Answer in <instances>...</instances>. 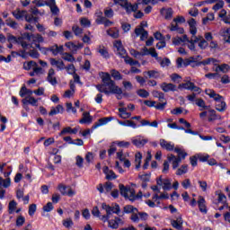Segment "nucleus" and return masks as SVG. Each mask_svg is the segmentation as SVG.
I'll list each match as a JSON object with an SVG mask.
<instances>
[{
  "label": "nucleus",
  "instance_id": "1",
  "mask_svg": "<svg viewBox=\"0 0 230 230\" xmlns=\"http://www.w3.org/2000/svg\"><path fill=\"white\" fill-rule=\"evenodd\" d=\"M102 209L106 211V215H102L101 217L102 222L105 224V222H108V226L111 227V229H118L119 226L118 225V221L116 220V217L114 219H111V217H112V214L119 215V205L115 204L114 206L111 207L110 205H107L106 203L102 204Z\"/></svg>",
  "mask_w": 230,
  "mask_h": 230
},
{
  "label": "nucleus",
  "instance_id": "2",
  "mask_svg": "<svg viewBox=\"0 0 230 230\" xmlns=\"http://www.w3.org/2000/svg\"><path fill=\"white\" fill-rule=\"evenodd\" d=\"M96 89L99 93L106 94V96H109V94H123V90L116 85L114 81H111L105 84H97Z\"/></svg>",
  "mask_w": 230,
  "mask_h": 230
},
{
  "label": "nucleus",
  "instance_id": "3",
  "mask_svg": "<svg viewBox=\"0 0 230 230\" xmlns=\"http://www.w3.org/2000/svg\"><path fill=\"white\" fill-rule=\"evenodd\" d=\"M197 42H199V48H200V49H206V48L208 46V41L204 40L202 36L197 37L194 35L190 38L188 44V48L190 49V51H195V44H197Z\"/></svg>",
  "mask_w": 230,
  "mask_h": 230
},
{
  "label": "nucleus",
  "instance_id": "4",
  "mask_svg": "<svg viewBox=\"0 0 230 230\" xmlns=\"http://www.w3.org/2000/svg\"><path fill=\"white\" fill-rule=\"evenodd\" d=\"M119 188L120 190V195L127 199L128 200H130L131 202L136 201V190L134 189L129 187H125L123 184H119Z\"/></svg>",
  "mask_w": 230,
  "mask_h": 230
},
{
  "label": "nucleus",
  "instance_id": "5",
  "mask_svg": "<svg viewBox=\"0 0 230 230\" xmlns=\"http://www.w3.org/2000/svg\"><path fill=\"white\" fill-rule=\"evenodd\" d=\"M113 3L115 4H119V6H122L124 10H126L127 13H132V12H137V9L139 8V4H130L127 0H113Z\"/></svg>",
  "mask_w": 230,
  "mask_h": 230
},
{
  "label": "nucleus",
  "instance_id": "6",
  "mask_svg": "<svg viewBox=\"0 0 230 230\" xmlns=\"http://www.w3.org/2000/svg\"><path fill=\"white\" fill-rule=\"evenodd\" d=\"M117 55H119L120 58H124L126 64H128L129 66H137L138 67H141V64H139V61H136L132 59L130 57H127V50L125 49V48H123V46L119 49H117Z\"/></svg>",
  "mask_w": 230,
  "mask_h": 230
},
{
  "label": "nucleus",
  "instance_id": "7",
  "mask_svg": "<svg viewBox=\"0 0 230 230\" xmlns=\"http://www.w3.org/2000/svg\"><path fill=\"white\" fill-rule=\"evenodd\" d=\"M156 184L157 186H162L163 190L165 191H169V190L172 189V180L163 178V176H159V178L156 179Z\"/></svg>",
  "mask_w": 230,
  "mask_h": 230
},
{
  "label": "nucleus",
  "instance_id": "8",
  "mask_svg": "<svg viewBox=\"0 0 230 230\" xmlns=\"http://www.w3.org/2000/svg\"><path fill=\"white\" fill-rule=\"evenodd\" d=\"M131 143L137 146V148H143L146 143H148V138L143 136H137L131 138Z\"/></svg>",
  "mask_w": 230,
  "mask_h": 230
},
{
  "label": "nucleus",
  "instance_id": "9",
  "mask_svg": "<svg viewBox=\"0 0 230 230\" xmlns=\"http://www.w3.org/2000/svg\"><path fill=\"white\" fill-rule=\"evenodd\" d=\"M58 188L61 194L67 195V197H75V195H76V192H75L69 186L60 183Z\"/></svg>",
  "mask_w": 230,
  "mask_h": 230
},
{
  "label": "nucleus",
  "instance_id": "10",
  "mask_svg": "<svg viewBox=\"0 0 230 230\" xmlns=\"http://www.w3.org/2000/svg\"><path fill=\"white\" fill-rule=\"evenodd\" d=\"M183 224H184V220H182L181 216H178L174 219L171 220V226L177 230H182Z\"/></svg>",
  "mask_w": 230,
  "mask_h": 230
},
{
  "label": "nucleus",
  "instance_id": "11",
  "mask_svg": "<svg viewBox=\"0 0 230 230\" xmlns=\"http://www.w3.org/2000/svg\"><path fill=\"white\" fill-rule=\"evenodd\" d=\"M22 105H31L32 107L39 106V100L35 99L33 96H26L24 99L22 100Z\"/></svg>",
  "mask_w": 230,
  "mask_h": 230
},
{
  "label": "nucleus",
  "instance_id": "12",
  "mask_svg": "<svg viewBox=\"0 0 230 230\" xmlns=\"http://www.w3.org/2000/svg\"><path fill=\"white\" fill-rule=\"evenodd\" d=\"M190 39H188L187 35H183L181 38V37H176L172 39V44L174 46H181V44H186V46H188V44H190Z\"/></svg>",
  "mask_w": 230,
  "mask_h": 230
},
{
  "label": "nucleus",
  "instance_id": "13",
  "mask_svg": "<svg viewBox=\"0 0 230 230\" xmlns=\"http://www.w3.org/2000/svg\"><path fill=\"white\" fill-rule=\"evenodd\" d=\"M167 159H168L169 163H172V170H177V168H179V164H181V162L182 161V159L181 157H177L173 155H169L167 156Z\"/></svg>",
  "mask_w": 230,
  "mask_h": 230
},
{
  "label": "nucleus",
  "instance_id": "14",
  "mask_svg": "<svg viewBox=\"0 0 230 230\" xmlns=\"http://www.w3.org/2000/svg\"><path fill=\"white\" fill-rule=\"evenodd\" d=\"M49 62L50 66L57 67V69H58L59 71L66 69V64H64V61H62V59L50 58Z\"/></svg>",
  "mask_w": 230,
  "mask_h": 230
},
{
  "label": "nucleus",
  "instance_id": "15",
  "mask_svg": "<svg viewBox=\"0 0 230 230\" xmlns=\"http://www.w3.org/2000/svg\"><path fill=\"white\" fill-rule=\"evenodd\" d=\"M66 48H67L69 49V51H72V53H76V51L78 49H82V48H84V44L83 43H77V44H75L71 41L69 42H66L65 44Z\"/></svg>",
  "mask_w": 230,
  "mask_h": 230
},
{
  "label": "nucleus",
  "instance_id": "16",
  "mask_svg": "<svg viewBox=\"0 0 230 230\" xmlns=\"http://www.w3.org/2000/svg\"><path fill=\"white\" fill-rule=\"evenodd\" d=\"M102 172L106 175L107 181H114V179H118V175H116L114 171L109 169L107 166L102 168Z\"/></svg>",
  "mask_w": 230,
  "mask_h": 230
},
{
  "label": "nucleus",
  "instance_id": "17",
  "mask_svg": "<svg viewBox=\"0 0 230 230\" xmlns=\"http://www.w3.org/2000/svg\"><path fill=\"white\" fill-rule=\"evenodd\" d=\"M206 94L209 96V98H213L215 102H220V100H224V97L216 93L215 90L208 89L205 91Z\"/></svg>",
  "mask_w": 230,
  "mask_h": 230
},
{
  "label": "nucleus",
  "instance_id": "18",
  "mask_svg": "<svg viewBox=\"0 0 230 230\" xmlns=\"http://www.w3.org/2000/svg\"><path fill=\"white\" fill-rule=\"evenodd\" d=\"M135 34L137 37H139L140 35V40H146L148 39V31H145V29L141 28H136L135 29Z\"/></svg>",
  "mask_w": 230,
  "mask_h": 230
},
{
  "label": "nucleus",
  "instance_id": "19",
  "mask_svg": "<svg viewBox=\"0 0 230 230\" xmlns=\"http://www.w3.org/2000/svg\"><path fill=\"white\" fill-rule=\"evenodd\" d=\"M160 146L164 150L172 152L175 148V145L172 142H168L165 139H160Z\"/></svg>",
  "mask_w": 230,
  "mask_h": 230
},
{
  "label": "nucleus",
  "instance_id": "20",
  "mask_svg": "<svg viewBox=\"0 0 230 230\" xmlns=\"http://www.w3.org/2000/svg\"><path fill=\"white\" fill-rule=\"evenodd\" d=\"M198 206L201 213H208V208L206 207V199H204V197L199 196Z\"/></svg>",
  "mask_w": 230,
  "mask_h": 230
},
{
  "label": "nucleus",
  "instance_id": "21",
  "mask_svg": "<svg viewBox=\"0 0 230 230\" xmlns=\"http://www.w3.org/2000/svg\"><path fill=\"white\" fill-rule=\"evenodd\" d=\"M162 91H164V93H170V91H177V86L172 83H163L160 85Z\"/></svg>",
  "mask_w": 230,
  "mask_h": 230
},
{
  "label": "nucleus",
  "instance_id": "22",
  "mask_svg": "<svg viewBox=\"0 0 230 230\" xmlns=\"http://www.w3.org/2000/svg\"><path fill=\"white\" fill-rule=\"evenodd\" d=\"M112 119V117L110 118H102L96 122L93 127L92 130H96L99 127H103V125H107L109 121Z\"/></svg>",
  "mask_w": 230,
  "mask_h": 230
},
{
  "label": "nucleus",
  "instance_id": "23",
  "mask_svg": "<svg viewBox=\"0 0 230 230\" xmlns=\"http://www.w3.org/2000/svg\"><path fill=\"white\" fill-rule=\"evenodd\" d=\"M79 123L81 125H90V123H93V117L89 112L85 111L83 113V118L79 120Z\"/></svg>",
  "mask_w": 230,
  "mask_h": 230
},
{
  "label": "nucleus",
  "instance_id": "24",
  "mask_svg": "<svg viewBox=\"0 0 230 230\" xmlns=\"http://www.w3.org/2000/svg\"><path fill=\"white\" fill-rule=\"evenodd\" d=\"M40 42H44V38L40 34H34L32 36V44H34L35 48L40 49Z\"/></svg>",
  "mask_w": 230,
  "mask_h": 230
},
{
  "label": "nucleus",
  "instance_id": "25",
  "mask_svg": "<svg viewBox=\"0 0 230 230\" xmlns=\"http://www.w3.org/2000/svg\"><path fill=\"white\" fill-rule=\"evenodd\" d=\"M47 80L51 85H57V77H55V69L50 68L48 73Z\"/></svg>",
  "mask_w": 230,
  "mask_h": 230
},
{
  "label": "nucleus",
  "instance_id": "26",
  "mask_svg": "<svg viewBox=\"0 0 230 230\" xmlns=\"http://www.w3.org/2000/svg\"><path fill=\"white\" fill-rule=\"evenodd\" d=\"M64 113V106L58 104V106L52 107L50 111L49 112V116H57V114H63Z\"/></svg>",
  "mask_w": 230,
  "mask_h": 230
},
{
  "label": "nucleus",
  "instance_id": "27",
  "mask_svg": "<svg viewBox=\"0 0 230 230\" xmlns=\"http://www.w3.org/2000/svg\"><path fill=\"white\" fill-rule=\"evenodd\" d=\"M219 35L223 37L225 42L230 44V28H224L220 31Z\"/></svg>",
  "mask_w": 230,
  "mask_h": 230
},
{
  "label": "nucleus",
  "instance_id": "28",
  "mask_svg": "<svg viewBox=\"0 0 230 230\" xmlns=\"http://www.w3.org/2000/svg\"><path fill=\"white\" fill-rule=\"evenodd\" d=\"M49 51H51L52 55H54V57H57V55H58L59 53H64V46H59L58 45H54V46H51L49 49Z\"/></svg>",
  "mask_w": 230,
  "mask_h": 230
},
{
  "label": "nucleus",
  "instance_id": "29",
  "mask_svg": "<svg viewBox=\"0 0 230 230\" xmlns=\"http://www.w3.org/2000/svg\"><path fill=\"white\" fill-rule=\"evenodd\" d=\"M97 53H99L101 55V57H102V58H110V57H111L109 55V50L103 45H100L97 48Z\"/></svg>",
  "mask_w": 230,
  "mask_h": 230
},
{
  "label": "nucleus",
  "instance_id": "30",
  "mask_svg": "<svg viewBox=\"0 0 230 230\" xmlns=\"http://www.w3.org/2000/svg\"><path fill=\"white\" fill-rule=\"evenodd\" d=\"M208 118L209 122L217 121V119H222V117L217 115V111L211 109H208Z\"/></svg>",
  "mask_w": 230,
  "mask_h": 230
},
{
  "label": "nucleus",
  "instance_id": "31",
  "mask_svg": "<svg viewBox=\"0 0 230 230\" xmlns=\"http://www.w3.org/2000/svg\"><path fill=\"white\" fill-rule=\"evenodd\" d=\"M218 66V61L213 58H208L207 59H204L203 61L199 62L198 66Z\"/></svg>",
  "mask_w": 230,
  "mask_h": 230
},
{
  "label": "nucleus",
  "instance_id": "32",
  "mask_svg": "<svg viewBox=\"0 0 230 230\" xmlns=\"http://www.w3.org/2000/svg\"><path fill=\"white\" fill-rule=\"evenodd\" d=\"M161 13L164 15V19H166L167 21H170V19H172V15H173V10L172 8H163L161 10Z\"/></svg>",
  "mask_w": 230,
  "mask_h": 230
},
{
  "label": "nucleus",
  "instance_id": "33",
  "mask_svg": "<svg viewBox=\"0 0 230 230\" xmlns=\"http://www.w3.org/2000/svg\"><path fill=\"white\" fill-rule=\"evenodd\" d=\"M95 22L96 24H103V22L105 21V17L103 16V12L101 10H97L95 12Z\"/></svg>",
  "mask_w": 230,
  "mask_h": 230
},
{
  "label": "nucleus",
  "instance_id": "34",
  "mask_svg": "<svg viewBox=\"0 0 230 230\" xmlns=\"http://www.w3.org/2000/svg\"><path fill=\"white\" fill-rule=\"evenodd\" d=\"M189 26H190V31L192 37L197 35V22H195V19L191 18L189 21Z\"/></svg>",
  "mask_w": 230,
  "mask_h": 230
},
{
  "label": "nucleus",
  "instance_id": "35",
  "mask_svg": "<svg viewBox=\"0 0 230 230\" xmlns=\"http://www.w3.org/2000/svg\"><path fill=\"white\" fill-rule=\"evenodd\" d=\"M12 14L14 18L17 19V21H20V19H22L24 15H26V11L21 10V9H15L13 11Z\"/></svg>",
  "mask_w": 230,
  "mask_h": 230
},
{
  "label": "nucleus",
  "instance_id": "36",
  "mask_svg": "<svg viewBox=\"0 0 230 230\" xmlns=\"http://www.w3.org/2000/svg\"><path fill=\"white\" fill-rule=\"evenodd\" d=\"M100 76L102 78V84H109L111 82H114L112 80V78H111V74H109V73L102 72L100 74Z\"/></svg>",
  "mask_w": 230,
  "mask_h": 230
},
{
  "label": "nucleus",
  "instance_id": "37",
  "mask_svg": "<svg viewBox=\"0 0 230 230\" xmlns=\"http://www.w3.org/2000/svg\"><path fill=\"white\" fill-rule=\"evenodd\" d=\"M119 116L122 118V119H128L132 116V113L127 112V108H119Z\"/></svg>",
  "mask_w": 230,
  "mask_h": 230
},
{
  "label": "nucleus",
  "instance_id": "38",
  "mask_svg": "<svg viewBox=\"0 0 230 230\" xmlns=\"http://www.w3.org/2000/svg\"><path fill=\"white\" fill-rule=\"evenodd\" d=\"M33 91L26 88V86H22L20 90L19 95L21 98H24V96H32Z\"/></svg>",
  "mask_w": 230,
  "mask_h": 230
},
{
  "label": "nucleus",
  "instance_id": "39",
  "mask_svg": "<svg viewBox=\"0 0 230 230\" xmlns=\"http://www.w3.org/2000/svg\"><path fill=\"white\" fill-rule=\"evenodd\" d=\"M156 61L160 64L161 67H169L170 64H172L168 58H158Z\"/></svg>",
  "mask_w": 230,
  "mask_h": 230
},
{
  "label": "nucleus",
  "instance_id": "40",
  "mask_svg": "<svg viewBox=\"0 0 230 230\" xmlns=\"http://www.w3.org/2000/svg\"><path fill=\"white\" fill-rule=\"evenodd\" d=\"M5 24H6V26H9V28H12V30L19 29V23H17V22L13 21L12 18L6 19Z\"/></svg>",
  "mask_w": 230,
  "mask_h": 230
},
{
  "label": "nucleus",
  "instance_id": "41",
  "mask_svg": "<svg viewBox=\"0 0 230 230\" xmlns=\"http://www.w3.org/2000/svg\"><path fill=\"white\" fill-rule=\"evenodd\" d=\"M196 105L199 107V111H208L209 106L206 105V102L202 99H197L196 100Z\"/></svg>",
  "mask_w": 230,
  "mask_h": 230
},
{
  "label": "nucleus",
  "instance_id": "42",
  "mask_svg": "<svg viewBox=\"0 0 230 230\" xmlns=\"http://www.w3.org/2000/svg\"><path fill=\"white\" fill-rule=\"evenodd\" d=\"M143 159V155L141 153H137L135 155V168L139 170L141 168V161Z\"/></svg>",
  "mask_w": 230,
  "mask_h": 230
},
{
  "label": "nucleus",
  "instance_id": "43",
  "mask_svg": "<svg viewBox=\"0 0 230 230\" xmlns=\"http://www.w3.org/2000/svg\"><path fill=\"white\" fill-rule=\"evenodd\" d=\"M216 195H217V204H227V197L224 193L217 191Z\"/></svg>",
  "mask_w": 230,
  "mask_h": 230
},
{
  "label": "nucleus",
  "instance_id": "44",
  "mask_svg": "<svg viewBox=\"0 0 230 230\" xmlns=\"http://www.w3.org/2000/svg\"><path fill=\"white\" fill-rule=\"evenodd\" d=\"M216 109L219 112H224V111H226V102H224V99L217 102Z\"/></svg>",
  "mask_w": 230,
  "mask_h": 230
},
{
  "label": "nucleus",
  "instance_id": "45",
  "mask_svg": "<svg viewBox=\"0 0 230 230\" xmlns=\"http://www.w3.org/2000/svg\"><path fill=\"white\" fill-rule=\"evenodd\" d=\"M214 71H216V73H227V71H229V66L228 65L223 64L221 66H217L216 68L214 69Z\"/></svg>",
  "mask_w": 230,
  "mask_h": 230
},
{
  "label": "nucleus",
  "instance_id": "46",
  "mask_svg": "<svg viewBox=\"0 0 230 230\" xmlns=\"http://www.w3.org/2000/svg\"><path fill=\"white\" fill-rule=\"evenodd\" d=\"M12 184V180L10 178H6L5 180L0 177V188H10Z\"/></svg>",
  "mask_w": 230,
  "mask_h": 230
},
{
  "label": "nucleus",
  "instance_id": "47",
  "mask_svg": "<svg viewBox=\"0 0 230 230\" xmlns=\"http://www.w3.org/2000/svg\"><path fill=\"white\" fill-rule=\"evenodd\" d=\"M107 34L110 37H112V39H118V37H119V31L116 28L110 29V30L107 31Z\"/></svg>",
  "mask_w": 230,
  "mask_h": 230
},
{
  "label": "nucleus",
  "instance_id": "48",
  "mask_svg": "<svg viewBox=\"0 0 230 230\" xmlns=\"http://www.w3.org/2000/svg\"><path fill=\"white\" fill-rule=\"evenodd\" d=\"M193 83L188 81L187 83L180 84L178 89L182 90L186 89L187 91H191Z\"/></svg>",
  "mask_w": 230,
  "mask_h": 230
},
{
  "label": "nucleus",
  "instance_id": "49",
  "mask_svg": "<svg viewBox=\"0 0 230 230\" xmlns=\"http://www.w3.org/2000/svg\"><path fill=\"white\" fill-rule=\"evenodd\" d=\"M15 209H17V202H15V200L10 201L8 205L9 215H13Z\"/></svg>",
  "mask_w": 230,
  "mask_h": 230
},
{
  "label": "nucleus",
  "instance_id": "50",
  "mask_svg": "<svg viewBox=\"0 0 230 230\" xmlns=\"http://www.w3.org/2000/svg\"><path fill=\"white\" fill-rule=\"evenodd\" d=\"M35 66H37V62L35 61L25 62L23 63V69H25V71H30V69H33Z\"/></svg>",
  "mask_w": 230,
  "mask_h": 230
},
{
  "label": "nucleus",
  "instance_id": "51",
  "mask_svg": "<svg viewBox=\"0 0 230 230\" xmlns=\"http://www.w3.org/2000/svg\"><path fill=\"white\" fill-rule=\"evenodd\" d=\"M111 75L112 78H114V80H122L123 79V76L121 75L119 71H118L116 69H111Z\"/></svg>",
  "mask_w": 230,
  "mask_h": 230
},
{
  "label": "nucleus",
  "instance_id": "52",
  "mask_svg": "<svg viewBox=\"0 0 230 230\" xmlns=\"http://www.w3.org/2000/svg\"><path fill=\"white\" fill-rule=\"evenodd\" d=\"M185 173H188V165L183 164L176 171V175H184Z\"/></svg>",
  "mask_w": 230,
  "mask_h": 230
},
{
  "label": "nucleus",
  "instance_id": "53",
  "mask_svg": "<svg viewBox=\"0 0 230 230\" xmlns=\"http://www.w3.org/2000/svg\"><path fill=\"white\" fill-rule=\"evenodd\" d=\"M128 155V153H123L122 150L117 152V159H119L121 162L126 161Z\"/></svg>",
  "mask_w": 230,
  "mask_h": 230
},
{
  "label": "nucleus",
  "instance_id": "54",
  "mask_svg": "<svg viewBox=\"0 0 230 230\" xmlns=\"http://www.w3.org/2000/svg\"><path fill=\"white\" fill-rule=\"evenodd\" d=\"M170 78L172 80V82H173L174 84H181L182 77L181 75H179L178 74H172L170 75Z\"/></svg>",
  "mask_w": 230,
  "mask_h": 230
},
{
  "label": "nucleus",
  "instance_id": "55",
  "mask_svg": "<svg viewBox=\"0 0 230 230\" xmlns=\"http://www.w3.org/2000/svg\"><path fill=\"white\" fill-rule=\"evenodd\" d=\"M124 213H137V209L136 208H134V206L132 205H128L126 207H124Z\"/></svg>",
  "mask_w": 230,
  "mask_h": 230
},
{
  "label": "nucleus",
  "instance_id": "56",
  "mask_svg": "<svg viewBox=\"0 0 230 230\" xmlns=\"http://www.w3.org/2000/svg\"><path fill=\"white\" fill-rule=\"evenodd\" d=\"M62 58L63 60H66V62H75V57H73V55L66 52V53H63V56H62Z\"/></svg>",
  "mask_w": 230,
  "mask_h": 230
},
{
  "label": "nucleus",
  "instance_id": "57",
  "mask_svg": "<svg viewBox=\"0 0 230 230\" xmlns=\"http://www.w3.org/2000/svg\"><path fill=\"white\" fill-rule=\"evenodd\" d=\"M65 69L68 73V75H75L76 74V68L75 67V65L71 64L67 66H65Z\"/></svg>",
  "mask_w": 230,
  "mask_h": 230
},
{
  "label": "nucleus",
  "instance_id": "58",
  "mask_svg": "<svg viewBox=\"0 0 230 230\" xmlns=\"http://www.w3.org/2000/svg\"><path fill=\"white\" fill-rule=\"evenodd\" d=\"M114 143L117 146H119V148H128V146H130V142L127 141H116Z\"/></svg>",
  "mask_w": 230,
  "mask_h": 230
},
{
  "label": "nucleus",
  "instance_id": "59",
  "mask_svg": "<svg viewBox=\"0 0 230 230\" xmlns=\"http://www.w3.org/2000/svg\"><path fill=\"white\" fill-rule=\"evenodd\" d=\"M137 94L140 96V98H148L150 96V93H148L145 89H140L137 92Z\"/></svg>",
  "mask_w": 230,
  "mask_h": 230
},
{
  "label": "nucleus",
  "instance_id": "60",
  "mask_svg": "<svg viewBox=\"0 0 230 230\" xmlns=\"http://www.w3.org/2000/svg\"><path fill=\"white\" fill-rule=\"evenodd\" d=\"M63 226H64V227H66V229H69V227H73V226H74L73 219L66 218V219L63 220Z\"/></svg>",
  "mask_w": 230,
  "mask_h": 230
},
{
  "label": "nucleus",
  "instance_id": "61",
  "mask_svg": "<svg viewBox=\"0 0 230 230\" xmlns=\"http://www.w3.org/2000/svg\"><path fill=\"white\" fill-rule=\"evenodd\" d=\"M209 21H215V14L210 13L207 15V17L203 18V24H208Z\"/></svg>",
  "mask_w": 230,
  "mask_h": 230
},
{
  "label": "nucleus",
  "instance_id": "62",
  "mask_svg": "<svg viewBox=\"0 0 230 230\" xmlns=\"http://www.w3.org/2000/svg\"><path fill=\"white\" fill-rule=\"evenodd\" d=\"M181 186L184 190L191 188V181L190 179H185L181 181Z\"/></svg>",
  "mask_w": 230,
  "mask_h": 230
},
{
  "label": "nucleus",
  "instance_id": "63",
  "mask_svg": "<svg viewBox=\"0 0 230 230\" xmlns=\"http://www.w3.org/2000/svg\"><path fill=\"white\" fill-rule=\"evenodd\" d=\"M149 78H159V71L157 70H149L147 71Z\"/></svg>",
  "mask_w": 230,
  "mask_h": 230
},
{
  "label": "nucleus",
  "instance_id": "64",
  "mask_svg": "<svg viewBox=\"0 0 230 230\" xmlns=\"http://www.w3.org/2000/svg\"><path fill=\"white\" fill-rule=\"evenodd\" d=\"M138 177L142 182H148L150 181V173L139 174Z\"/></svg>",
  "mask_w": 230,
  "mask_h": 230
}]
</instances>
